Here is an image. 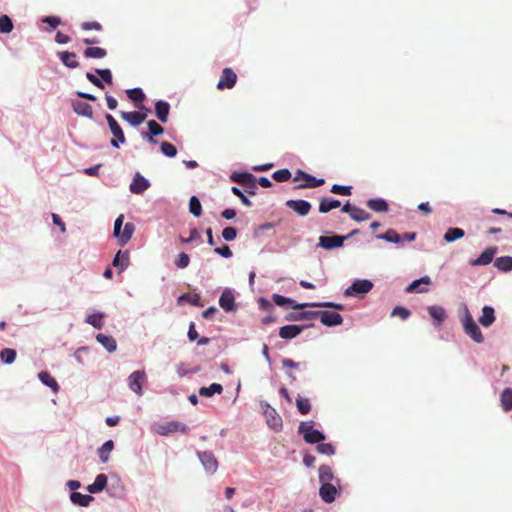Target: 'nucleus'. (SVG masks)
<instances>
[{
	"label": "nucleus",
	"instance_id": "nucleus-1",
	"mask_svg": "<svg viewBox=\"0 0 512 512\" xmlns=\"http://www.w3.org/2000/svg\"><path fill=\"white\" fill-rule=\"evenodd\" d=\"M273 301L278 306L289 305L293 309H303L306 307H325V308H334L337 310H343L344 307L342 304H336L333 302H319V303H301L298 304L291 298L284 297L279 294H273Z\"/></svg>",
	"mask_w": 512,
	"mask_h": 512
},
{
	"label": "nucleus",
	"instance_id": "nucleus-2",
	"mask_svg": "<svg viewBox=\"0 0 512 512\" xmlns=\"http://www.w3.org/2000/svg\"><path fill=\"white\" fill-rule=\"evenodd\" d=\"M464 332L466 335H468L474 342L476 343H483L484 342V336L478 327V325L475 323L471 313L467 308H465L464 316L461 319Z\"/></svg>",
	"mask_w": 512,
	"mask_h": 512
},
{
	"label": "nucleus",
	"instance_id": "nucleus-3",
	"mask_svg": "<svg viewBox=\"0 0 512 512\" xmlns=\"http://www.w3.org/2000/svg\"><path fill=\"white\" fill-rule=\"evenodd\" d=\"M105 119L108 123L111 133L114 136L110 144L115 148H119L120 144H124L126 142L124 132L111 114H106Z\"/></svg>",
	"mask_w": 512,
	"mask_h": 512
},
{
	"label": "nucleus",
	"instance_id": "nucleus-4",
	"mask_svg": "<svg viewBox=\"0 0 512 512\" xmlns=\"http://www.w3.org/2000/svg\"><path fill=\"white\" fill-rule=\"evenodd\" d=\"M188 427L186 424L178 422V421H170L162 424L156 425L155 431L162 436H168L173 433L180 432L182 434H186L188 432Z\"/></svg>",
	"mask_w": 512,
	"mask_h": 512
},
{
	"label": "nucleus",
	"instance_id": "nucleus-5",
	"mask_svg": "<svg viewBox=\"0 0 512 512\" xmlns=\"http://www.w3.org/2000/svg\"><path fill=\"white\" fill-rule=\"evenodd\" d=\"M373 288V283L370 280L362 279L356 280L352 285L346 289L345 295L357 296L360 294H366Z\"/></svg>",
	"mask_w": 512,
	"mask_h": 512
},
{
	"label": "nucleus",
	"instance_id": "nucleus-6",
	"mask_svg": "<svg viewBox=\"0 0 512 512\" xmlns=\"http://www.w3.org/2000/svg\"><path fill=\"white\" fill-rule=\"evenodd\" d=\"M145 381L146 373L143 370H137L128 377V386L133 392L141 396L143 394L142 386Z\"/></svg>",
	"mask_w": 512,
	"mask_h": 512
},
{
	"label": "nucleus",
	"instance_id": "nucleus-7",
	"mask_svg": "<svg viewBox=\"0 0 512 512\" xmlns=\"http://www.w3.org/2000/svg\"><path fill=\"white\" fill-rule=\"evenodd\" d=\"M230 178L233 182H236L242 186L252 189L251 191H248V193L255 194L254 189H256V178L253 174L247 172H235L231 175Z\"/></svg>",
	"mask_w": 512,
	"mask_h": 512
},
{
	"label": "nucleus",
	"instance_id": "nucleus-8",
	"mask_svg": "<svg viewBox=\"0 0 512 512\" xmlns=\"http://www.w3.org/2000/svg\"><path fill=\"white\" fill-rule=\"evenodd\" d=\"M346 239H348V236H320L318 246L326 250H331L343 246Z\"/></svg>",
	"mask_w": 512,
	"mask_h": 512
},
{
	"label": "nucleus",
	"instance_id": "nucleus-9",
	"mask_svg": "<svg viewBox=\"0 0 512 512\" xmlns=\"http://www.w3.org/2000/svg\"><path fill=\"white\" fill-rule=\"evenodd\" d=\"M237 81V75L231 68H224L217 84V89H231Z\"/></svg>",
	"mask_w": 512,
	"mask_h": 512
},
{
	"label": "nucleus",
	"instance_id": "nucleus-10",
	"mask_svg": "<svg viewBox=\"0 0 512 512\" xmlns=\"http://www.w3.org/2000/svg\"><path fill=\"white\" fill-rule=\"evenodd\" d=\"M286 206L302 217L307 216L312 208L310 202L302 199L288 200Z\"/></svg>",
	"mask_w": 512,
	"mask_h": 512
},
{
	"label": "nucleus",
	"instance_id": "nucleus-11",
	"mask_svg": "<svg viewBox=\"0 0 512 512\" xmlns=\"http://www.w3.org/2000/svg\"><path fill=\"white\" fill-rule=\"evenodd\" d=\"M266 422L270 428L274 431L279 432L282 430L283 421L280 415L276 412L274 408H271L269 405L267 410H265Z\"/></svg>",
	"mask_w": 512,
	"mask_h": 512
},
{
	"label": "nucleus",
	"instance_id": "nucleus-12",
	"mask_svg": "<svg viewBox=\"0 0 512 512\" xmlns=\"http://www.w3.org/2000/svg\"><path fill=\"white\" fill-rule=\"evenodd\" d=\"M319 318L323 325L331 327L342 324L343 318L337 312L319 311Z\"/></svg>",
	"mask_w": 512,
	"mask_h": 512
},
{
	"label": "nucleus",
	"instance_id": "nucleus-13",
	"mask_svg": "<svg viewBox=\"0 0 512 512\" xmlns=\"http://www.w3.org/2000/svg\"><path fill=\"white\" fill-rule=\"evenodd\" d=\"M198 456L207 472L215 473L217 471L218 462L212 452H199Z\"/></svg>",
	"mask_w": 512,
	"mask_h": 512
},
{
	"label": "nucleus",
	"instance_id": "nucleus-14",
	"mask_svg": "<svg viewBox=\"0 0 512 512\" xmlns=\"http://www.w3.org/2000/svg\"><path fill=\"white\" fill-rule=\"evenodd\" d=\"M149 132H142L143 138L147 139L151 144H156L157 141L154 139L155 136H159L164 132L163 127L158 124L155 120H150L147 123Z\"/></svg>",
	"mask_w": 512,
	"mask_h": 512
},
{
	"label": "nucleus",
	"instance_id": "nucleus-15",
	"mask_svg": "<svg viewBox=\"0 0 512 512\" xmlns=\"http://www.w3.org/2000/svg\"><path fill=\"white\" fill-rule=\"evenodd\" d=\"M120 116L123 120L127 121L130 125L137 127L147 118V114H142L141 111L125 112L121 111Z\"/></svg>",
	"mask_w": 512,
	"mask_h": 512
},
{
	"label": "nucleus",
	"instance_id": "nucleus-16",
	"mask_svg": "<svg viewBox=\"0 0 512 512\" xmlns=\"http://www.w3.org/2000/svg\"><path fill=\"white\" fill-rule=\"evenodd\" d=\"M149 186V181L140 175V173H136L130 184V191L134 194H142Z\"/></svg>",
	"mask_w": 512,
	"mask_h": 512
},
{
	"label": "nucleus",
	"instance_id": "nucleus-17",
	"mask_svg": "<svg viewBox=\"0 0 512 512\" xmlns=\"http://www.w3.org/2000/svg\"><path fill=\"white\" fill-rule=\"evenodd\" d=\"M430 317L433 319V324L440 327L446 319V311L443 307L432 305L427 308Z\"/></svg>",
	"mask_w": 512,
	"mask_h": 512
},
{
	"label": "nucleus",
	"instance_id": "nucleus-18",
	"mask_svg": "<svg viewBox=\"0 0 512 512\" xmlns=\"http://www.w3.org/2000/svg\"><path fill=\"white\" fill-rule=\"evenodd\" d=\"M336 488L332 483H322L319 494L321 499L326 503H332L335 500Z\"/></svg>",
	"mask_w": 512,
	"mask_h": 512
},
{
	"label": "nucleus",
	"instance_id": "nucleus-19",
	"mask_svg": "<svg viewBox=\"0 0 512 512\" xmlns=\"http://www.w3.org/2000/svg\"><path fill=\"white\" fill-rule=\"evenodd\" d=\"M72 108L76 114L79 116L87 117L89 119L93 118V109L92 106L86 102L82 101H73Z\"/></svg>",
	"mask_w": 512,
	"mask_h": 512
},
{
	"label": "nucleus",
	"instance_id": "nucleus-20",
	"mask_svg": "<svg viewBox=\"0 0 512 512\" xmlns=\"http://www.w3.org/2000/svg\"><path fill=\"white\" fill-rule=\"evenodd\" d=\"M496 253V248H487L484 252L481 253V255L471 261L472 266H483L488 265L492 262L493 257Z\"/></svg>",
	"mask_w": 512,
	"mask_h": 512
},
{
	"label": "nucleus",
	"instance_id": "nucleus-21",
	"mask_svg": "<svg viewBox=\"0 0 512 512\" xmlns=\"http://www.w3.org/2000/svg\"><path fill=\"white\" fill-rule=\"evenodd\" d=\"M303 180L304 182L297 185L295 187L296 189L315 188L322 186L325 183L323 178L317 179L308 173H303Z\"/></svg>",
	"mask_w": 512,
	"mask_h": 512
},
{
	"label": "nucleus",
	"instance_id": "nucleus-22",
	"mask_svg": "<svg viewBox=\"0 0 512 512\" xmlns=\"http://www.w3.org/2000/svg\"><path fill=\"white\" fill-rule=\"evenodd\" d=\"M170 111V105L168 102L159 100L155 104V113L157 118L162 122L166 123L168 121Z\"/></svg>",
	"mask_w": 512,
	"mask_h": 512
},
{
	"label": "nucleus",
	"instance_id": "nucleus-23",
	"mask_svg": "<svg viewBox=\"0 0 512 512\" xmlns=\"http://www.w3.org/2000/svg\"><path fill=\"white\" fill-rule=\"evenodd\" d=\"M303 330V326L286 325L280 328L279 336L283 339H292L298 336Z\"/></svg>",
	"mask_w": 512,
	"mask_h": 512
},
{
	"label": "nucleus",
	"instance_id": "nucleus-24",
	"mask_svg": "<svg viewBox=\"0 0 512 512\" xmlns=\"http://www.w3.org/2000/svg\"><path fill=\"white\" fill-rule=\"evenodd\" d=\"M479 323L484 327L491 326L495 321L494 308L491 306H484L482 315L478 319Z\"/></svg>",
	"mask_w": 512,
	"mask_h": 512
},
{
	"label": "nucleus",
	"instance_id": "nucleus-25",
	"mask_svg": "<svg viewBox=\"0 0 512 512\" xmlns=\"http://www.w3.org/2000/svg\"><path fill=\"white\" fill-rule=\"evenodd\" d=\"M107 481L105 474L97 475L94 482L87 487L88 492L92 494L101 492L106 487Z\"/></svg>",
	"mask_w": 512,
	"mask_h": 512
},
{
	"label": "nucleus",
	"instance_id": "nucleus-26",
	"mask_svg": "<svg viewBox=\"0 0 512 512\" xmlns=\"http://www.w3.org/2000/svg\"><path fill=\"white\" fill-rule=\"evenodd\" d=\"M58 57L62 61V63L68 68H77L79 67V62L76 60V53L62 51L58 52Z\"/></svg>",
	"mask_w": 512,
	"mask_h": 512
},
{
	"label": "nucleus",
	"instance_id": "nucleus-27",
	"mask_svg": "<svg viewBox=\"0 0 512 512\" xmlns=\"http://www.w3.org/2000/svg\"><path fill=\"white\" fill-rule=\"evenodd\" d=\"M112 264L114 267L119 268V272H122L129 265V253L127 251L122 252L119 250L114 257Z\"/></svg>",
	"mask_w": 512,
	"mask_h": 512
},
{
	"label": "nucleus",
	"instance_id": "nucleus-28",
	"mask_svg": "<svg viewBox=\"0 0 512 512\" xmlns=\"http://www.w3.org/2000/svg\"><path fill=\"white\" fill-rule=\"evenodd\" d=\"M39 380L46 386L50 387L54 393L60 389L56 379L47 371H41L38 374Z\"/></svg>",
	"mask_w": 512,
	"mask_h": 512
},
{
	"label": "nucleus",
	"instance_id": "nucleus-29",
	"mask_svg": "<svg viewBox=\"0 0 512 512\" xmlns=\"http://www.w3.org/2000/svg\"><path fill=\"white\" fill-rule=\"evenodd\" d=\"M219 305L225 311H232L235 306L233 294L230 291H224L219 298Z\"/></svg>",
	"mask_w": 512,
	"mask_h": 512
},
{
	"label": "nucleus",
	"instance_id": "nucleus-30",
	"mask_svg": "<svg viewBox=\"0 0 512 512\" xmlns=\"http://www.w3.org/2000/svg\"><path fill=\"white\" fill-rule=\"evenodd\" d=\"M366 205L369 209L379 213H384L389 210L388 203L382 198L369 199Z\"/></svg>",
	"mask_w": 512,
	"mask_h": 512
},
{
	"label": "nucleus",
	"instance_id": "nucleus-31",
	"mask_svg": "<svg viewBox=\"0 0 512 512\" xmlns=\"http://www.w3.org/2000/svg\"><path fill=\"white\" fill-rule=\"evenodd\" d=\"M341 206V202L333 198H322L319 202V212L328 213Z\"/></svg>",
	"mask_w": 512,
	"mask_h": 512
},
{
	"label": "nucleus",
	"instance_id": "nucleus-32",
	"mask_svg": "<svg viewBox=\"0 0 512 512\" xmlns=\"http://www.w3.org/2000/svg\"><path fill=\"white\" fill-rule=\"evenodd\" d=\"M135 231V225L131 222L125 224L123 231L117 237L118 243L121 246L127 244Z\"/></svg>",
	"mask_w": 512,
	"mask_h": 512
},
{
	"label": "nucleus",
	"instance_id": "nucleus-33",
	"mask_svg": "<svg viewBox=\"0 0 512 512\" xmlns=\"http://www.w3.org/2000/svg\"><path fill=\"white\" fill-rule=\"evenodd\" d=\"M420 284H426V285L431 284L430 277L424 276V277H422V278H420L418 280H414L410 285H408V287L406 288V291L408 293H413V292L424 293V292H427V289L419 288Z\"/></svg>",
	"mask_w": 512,
	"mask_h": 512
},
{
	"label": "nucleus",
	"instance_id": "nucleus-34",
	"mask_svg": "<svg viewBox=\"0 0 512 512\" xmlns=\"http://www.w3.org/2000/svg\"><path fill=\"white\" fill-rule=\"evenodd\" d=\"M96 340L101 344L103 345L108 352H114L117 348V343L115 341L114 338H112L111 336H107L105 334H98L96 336Z\"/></svg>",
	"mask_w": 512,
	"mask_h": 512
},
{
	"label": "nucleus",
	"instance_id": "nucleus-35",
	"mask_svg": "<svg viewBox=\"0 0 512 512\" xmlns=\"http://www.w3.org/2000/svg\"><path fill=\"white\" fill-rule=\"evenodd\" d=\"M70 499L74 504L80 505L82 507H87L93 501L94 498L90 495H85L79 492H72L70 495Z\"/></svg>",
	"mask_w": 512,
	"mask_h": 512
},
{
	"label": "nucleus",
	"instance_id": "nucleus-36",
	"mask_svg": "<svg viewBox=\"0 0 512 512\" xmlns=\"http://www.w3.org/2000/svg\"><path fill=\"white\" fill-rule=\"evenodd\" d=\"M494 266L503 272L511 271L512 270V257L511 256L498 257L494 261Z\"/></svg>",
	"mask_w": 512,
	"mask_h": 512
},
{
	"label": "nucleus",
	"instance_id": "nucleus-37",
	"mask_svg": "<svg viewBox=\"0 0 512 512\" xmlns=\"http://www.w3.org/2000/svg\"><path fill=\"white\" fill-rule=\"evenodd\" d=\"M83 54L86 58L102 59L107 56V50L100 47H87Z\"/></svg>",
	"mask_w": 512,
	"mask_h": 512
},
{
	"label": "nucleus",
	"instance_id": "nucleus-38",
	"mask_svg": "<svg viewBox=\"0 0 512 512\" xmlns=\"http://www.w3.org/2000/svg\"><path fill=\"white\" fill-rule=\"evenodd\" d=\"M223 392V387L221 384L212 383L209 387H201L199 389L200 396L203 397H211L214 394H221Z\"/></svg>",
	"mask_w": 512,
	"mask_h": 512
},
{
	"label": "nucleus",
	"instance_id": "nucleus-39",
	"mask_svg": "<svg viewBox=\"0 0 512 512\" xmlns=\"http://www.w3.org/2000/svg\"><path fill=\"white\" fill-rule=\"evenodd\" d=\"M114 449V442L112 440H107L98 450V454L100 460L103 463H106L109 460V454Z\"/></svg>",
	"mask_w": 512,
	"mask_h": 512
},
{
	"label": "nucleus",
	"instance_id": "nucleus-40",
	"mask_svg": "<svg viewBox=\"0 0 512 512\" xmlns=\"http://www.w3.org/2000/svg\"><path fill=\"white\" fill-rule=\"evenodd\" d=\"M324 439H325V435L322 432H320L319 430L314 429V428L311 431H309V433L304 434V440H305V442H307L309 444L320 443Z\"/></svg>",
	"mask_w": 512,
	"mask_h": 512
},
{
	"label": "nucleus",
	"instance_id": "nucleus-41",
	"mask_svg": "<svg viewBox=\"0 0 512 512\" xmlns=\"http://www.w3.org/2000/svg\"><path fill=\"white\" fill-rule=\"evenodd\" d=\"M501 405L505 412L512 410V389L506 388L501 393Z\"/></svg>",
	"mask_w": 512,
	"mask_h": 512
},
{
	"label": "nucleus",
	"instance_id": "nucleus-42",
	"mask_svg": "<svg viewBox=\"0 0 512 512\" xmlns=\"http://www.w3.org/2000/svg\"><path fill=\"white\" fill-rule=\"evenodd\" d=\"M465 232L461 228H449L444 234V240L448 243L456 241L464 237Z\"/></svg>",
	"mask_w": 512,
	"mask_h": 512
},
{
	"label": "nucleus",
	"instance_id": "nucleus-43",
	"mask_svg": "<svg viewBox=\"0 0 512 512\" xmlns=\"http://www.w3.org/2000/svg\"><path fill=\"white\" fill-rule=\"evenodd\" d=\"M334 478L332 469L328 465H321L319 468V479L321 483H331Z\"/></svg>",
	"mask_w": 512,
	"mask_h": 512
},
{
	"label": "nucleus",
	"instance_id": "nucleus-44",
	"mask_svg": "<svg viewBox=\"0 0 512 512\" xmlns=\"http://www.w3.org/2000/svg\"><path fill=\"white\" fill-rule=\"evenodd\" d=\"M16 351L11 348H4L0 352V359L5 364H12L16 359Z\"/></svg>",
	"mask_w": 512,
	"mask_h": 512
},
{
	"label": "nucleus",
	"instance_id": "nucleus-45",
	"mask_svg": "<svg viewBox=\"0 0 512 512\" xmlns=\"http://www.w3.org/2000/svg\"><path fill=\"white\" fill-rule=\"evenodd\" d=\"M296 406H297L298 411L302 415L308 414L310 412V410H311L310 400L308 398H303L301 396H299L296 399Z\"/></svg>",
	"mask_w": 512,
	"mask_h": 512
},
{
	"label": "nucleus",
	"instance_id": "nucleus-46",
	"mask_svg": "<svg viewBox=\"0 0 512 512\" xmlns=\"http://www.w3.org/2000/svg\"><path fill=\"white\" fill-rule=\"evenodd\" d=\"M189 211L195 217H199L202 214V206L199 199L196 196H192L189 201Z\"/></svg>",
	"mask_w": 512,
	"mask_h": 512
},
{
	"label": "nucleus",
	"instance_id": "nucleus-47",
	"mask_svg": "<svg viewBox=\"0 0 512 512\" xmlns=\"http://www.w3.org/2000/svg\"><path fill=\"white\" fill-rule=\"evenodd\" d=\"M13 30V22L8 15L0 16V33L7 34Z\"/></svg>",
	"mask_w": 512,
	"mask_h": 512
},
{
	"label": "nucleus",
	"instance_id": "nucleus-48",
	"mask_svg": "<svg viewBox=\"0 0 512 512\" xmlns=\"http://www.w3.org/2000/svg\"><path fill=\"white\" fill-rule=\"evenodd\" d=\"M378 238L384 239L388 242L401 243V235L394 229H388L384 234L379 235Z\"/></svg>",
	"mask_w": 512,
	"mask_h": 512
},
{
	"label": "nucleus",
	"instance_id": "nucleus-49",
	"mask_svg": "<svg viewBox=\"0 0 512 512\" xmlns=\"http://www.w3.org/2000/svg\"><path fill=\"white\" fill-rule=\"evenodd\" d=\"M126 94L135 103L142 102L145 99V94L140 88L128 89Z\"/></svg>",
	"mask_w": 512,
	"mask_h": 512
},
{
	"label": "nucleus",
	"instance_id": "nucleus-50",
	"mask_svg": "<svg viewBox=\"0 0 512 512\" xmlns=\"http://www.w3.org/2000/svg\"><path fill=\"white\" fill-rule=\"evenodd\" d=\"M370 214L366 212L364 209L356 207L353 209V213L351 218L357 222H362L370 219Z\"/></svg>",
	"mask_w": 512,
	"mask_h": 512
},
{
	"label": "nucleus",
	"instance_id": "nucleus-51",
	"mask_svg": "<svg viewBox=\"0 0 512 512\" xmlns=\"http://www.w3.org/2000/svg\"><path fill=\"white\" fill-rule=\"evenodd\" d=\"M103 314L101 313H94L92 315H89L86 319V322L92 325L94 328L101 329L103 327Z\"/></svg>",
	"mask_w": 512,
	"mask_h": 512
},
{
	"label": "nucleus",
	"instance_id": "nucleus-52",
	"mask_svg": "<svg viewBox=\"0 0 512 512\" xmlns=\"http://www.w3.org/2000/svg\"><path fill=\"white\" fill-rule=\"evenodd\" d=\"M161 152L167 157H174L177 154L176 147L169 142H162L160 146Z\"/></svg>",
	"mask_w": 512,
	"mask_h": 512
},
{
	"label": "nucleus",
	"instance_id": "nucleus-53",
	"mask_svg": "<svg viewBox=\"0 0 512 512\" xmlns=\"http://www.w3.org/2000/svg\"><path fill=\"white\" fill-rule=\"evenodd\" d=\"M331 193L343 195V196H349L352 194V186H342L339 184H334L331 187Z\"/></svg>",
	"mask_w": 512,
	"mask_h": 512
},
{
	"label": "nucleus",
	"instance_id": "nucleus-54",
	"mask_svg": "<svg viewBox=\"0 0 512 512\" xmlns=\"http://www.w3.org/2000/svg\"><path fill=\"white\" fill-rule=\"evenodd\" d=\"M272 177L277 182H285L291 178V172L288 169H280L275 171Z\"/></svg>",
	"mask_w": 512,
	"mask_h": 512
},
{
	"label": "nucleus",
	"instance_id": "nucleus-55",
	"mask_svg": "<svg viewBox=\"0 0 512 512\" xmlns=\"http://www.w3.org/2000/svg\"><path fill=\"white\" fill-rule=\"evenodd\" d=\"M319 317V311H304L296 316H294L293 320H312Z\"/></svg>",
	"mask_w": 512,
	"mask_h": 512
},
{
	"label": "nucleus",
	"instance_id": "nucleus-56",
	"mask_svg": "<svg viewBox=\"0 0 512 512\" xmlns=\"http://www.w3.org/2000/svg\"><path fill=\"white\" fill-rule=\"evenodd\" d=\"M317 451L321 454H324V455H333L335 453V448L332 444L330 443H318L317 447H316Z\"/></svg>",
	"mask_w": 512,
	"mask_h": 512
},
{
	"label": "nucleus",
	"instance_id": "nucleus-57",
	"mask_svg": "<svg viewBox=\"0 0 512 512\" xmlns=\"http://www.w3.org/2000/svg\"><path fill=\"white\" fill-rule=\"evenodd\" d=\"M410 311L405 308V307H402V306H396L392 312H391V316L392 317H395V316H398L400 317L402 320H405L407 319L409 316H410Z\"/></svg>",
	"mask_w": 512,
	"mask_h": 512
},
{
	"label": "nucleus",
	"instance_id": "nucleus-58",
	"mask_svg": "<svg viewBox=\"0 0 512 512\" xmlns=\"http://www.w3.org/2000/svg\"><path fill=\"white\" fill-rule=\"evenodd\" d=\"M237 236V230L234 227H226L222 231V237L226 241H233Z\"/></svg>",
	"mask_w": 512,
	"mask_h": 512
},
{
	"label": "nucleus",
	"instance_id": "nucleus-59",
	"mask_svg": "<svg viewBox=\"0 0 512 512\" xmlns=\"http://www.w3.org/2000/svg\"><path fill=\"white\" fill-rule=\"evenodd\" d=\"M96 73L101 77L102 82L112 84V72L109 69H96Z\"/></svg>",
	"mask_w": 512,
	"mask_h": 512
},
{
	"label": "nucleus",
	"instance_id": "nucleus-60",
	"mask_svg": "<svg viewBox=\"0 0 512 512\" xmlns=\"http://www.w3.org/2000/svg\"><path fill=\"white\" fill-rule=\"evenodd\" d=\"M190 263V258L188 254L182 252L179 254L178 260L176 261V266L180 269L186 268Z\"/></svg>",
	"mask_w": 512,
	"mask_h": 512
},
{
	"label": "nucleus",
	"instance_id": "nucleus-61",
	"mask_svg": "<svg viewBox=\"0 0 512 512\" xmlns=\"http://www.w3.org/2000/svg\"><path fill=\"white\" fill-rule=\"evenodd\" d=\"M231 190L235 196L239 197V199L245 206L250 207L252 205L251 201L242 193V191L239 188L232 187Z\"/></svg>",
	"mask_w": 512,
	"mask_h": 512
},
{
	"label": "nucleus",
	"instance_id": "nucleus-62",
	"mask_svg": "<svg viewBox=\"0 0 512 512\" xmlns=\"http://www.w3.org/2000/svg\"><path fill=\"white\" fill-rule=\"evenodd\" d=\"M86 78L88 79L89 82H91L94 86L100 88V89H104V84L102 82L101 79H99L96 75H94L93 73L91 72H87L86 73Z\"/></svg>",
	"mask_w": 512,
	"mask_h": 512
},
{
	"label": "nucleus",
	"instance_id": "nucleus-63",
	"mask_svg": "<svg viewBox=\"0 0 512 512\" xmlns=\"http://www.w3.org/2000/svg\"><path fill=\"white\" fill-rule=\"evenodd\" d=\"M81 28L83 30H96L100 31L102 30V25L97 21H91V22H83L81 24Z\"/></svg>",
	"mask_w": 512,
	"mask_h": 512
},
{
	"label": "nucleus",
	"instance_id": "nucleus-64",
	"mask_svg": "<svg viewBox=\"0 0 512 512\" xmlns=\"http://www.w3.org/2000/svg\"><path fill=\"white\" fill-rule=\"evenodd\" d=\"M214 252L221 255L224 258H230L233 255L232 251L228 245H223L221 247H217V248H215Z\"/></svg>",
	"mask_w": 512,
	"mask_h": 512
}]
</instances>
